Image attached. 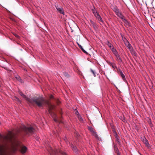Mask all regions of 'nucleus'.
Segmentation results:
<instances>
[{"instance_id": "nucleus-1", "label": "nucleus", "mask_w": 155, "mask_h": 155, "mask_svg": "<svg viewBox=\"0 0 155 155\" xmlns=\"http://www.w3.org/2000/svg\"><path fill=\"white\" fill-rule=\"evenodd\" d=\"M34 130V129L31 126L27 127L22 125L15 132L9 131L7 135H2L0 134V155H5L6 152L5 147L7 143H10L13 147L19 146L20 142L16 139V135L18 134H21L22 132L27 134H32Z\"/></svg>"}, {"instance_id": "nucleus-2", "label": "nucleus", "mask_w": 155, "mask_h": 155, "mask_svg": "<svg viewBox=\"0 0 155 155\" xmlns=\"http://www.w3.org/2000/svg\"><path fill=\"white\" fill-rule=\"evenodd\" d=\"M29 103L32 105L35 104L39 107H42L45 105H47L49 113L53 118L54 121L55 122H58L56 114L51 111L54 108V106L51 104L48 101L42 97H34L30 99Z\"/></svg>"}, {"instance_id": "nucleus-3", "label": "nucleus", "mask_w": 155, "mask_h": 155, "mask_svg": "<svg viewBox=\"0 0 155 155\" xmlns=\"http://www.w3.org/2000/svg\"><path fill=\"white\" fill-rule=\"evenodd\" d=\"M48 151L50 153L51 155H56L58 152L63 155H67L65 152L61 150H58L57 149L54 150L51 147H50V149Z\"/></svg>"}, {"instance_id": "nucleus-4", "label": "nucleus", "mask_w": 155, "mask_h": 155, "mask_svg": "<svg viewBox=\"0 0 155 155\" xmlns=\"http://www.w3.org/2000/svg\"><path fill=\"white\" fill-rule=\"evenodd\" d=\"M124 44L131 52L133 51V48L132 47L127 39H126V41H124Z\"/></svg>"}, {"instance_id": "nucleus-5", "label": "nucleus", "mask_w": 155, "mask_h": 155, "mask_svg": "<svg viewBox=\"0 0 155 155\" xmlns=\"http://www.w3.org/2000/svg\"><path fill=\"white\" fill-rule=\"evenodd\" d=\"M141 140L148 147H150V145L148 143V142L147 139L144 137H143L141 138Z\"/></svg>"}, {"instance_id": "nucleus-6", "label": "nucleus", "mask_w": 155, "mask_h": 155, "mask_svg": "<svg viewBox=\"0 0 155 155\" xmlns=\"http://www.w3.org/2000/svg\"><path fill=\"white\" fill-rule=\"evenodd\" d=\"M18 92L21 96H22L23 98H25L27 101H28L29 103V102L31 98L28 97L25 95L23 93H22L20 91H18Z\"/></svg>"}, {"instance_id": "nucleus-7", "label": "nucleus", "mask_w": 155, "mask_h": 155, "mask_svg": "<svg viewBox=\"0 0 155 155\" xmlns=\"http://www.w3.org/2000/svg\"><path fill=\"white\" fill-rule=\"evenodd\" d=\"M56 8L58 11L61 14H64V12L63 10V8L61 6L58 7V6H56Z\"/></svg>"}, {"instance_id": "nucleus-8", "label": "nucleus", "mask_w": 155, "mask_h": 155, "mask_svg": "<svg viewBox=\"0 0 155 155\" xmlns=\"http://www.w3.org/2000/svg\"><path fill=\"white\" fill-rule=\"evenodd\" d=\"M96 18L98 20L100 21L101 22H103V21L102 20V18L101 17L100 15L98 13H96L94 15Z\"/></svg>"}, {"instance_id": "nucleus-9", "label": "nucleus", "mask_w": 155, "mask_h": 155, "mask_svg": "<svg viewBox=\"0 0 155 155\" xmlns=\"http://www.w3.org/2000/svg\"><path fill=\"white\" fill-rule=\"evenodd\" d=\"M27 150V148L25 146H22L21 147V152L22 153H24L26 152Z\"/></svg>"}, {"instance_id": "nucleus-10", "label": "nucleus", "mask_w": 155, "mask_h": 155, "mask_svg": "<svg viewBox=\"0 0 155 155\" xmlns=\"http://www.w3.org/2000/svg\"><path fill=\"white\" fill-rule=\"evenodd\" d=\"M119 71L120 73V75L121 77L122 78V79L124 81H125L126 80V79L125 77V76L124 74H123L122 71L120 69H119Z\"/></svg>"}, {"instance_id": "nucleus-11", "label": "nucleus", "mask_w": 155, "mask_h": 155, "mask_svg": "<svg viewBox=\"0 0 155 155\" xmlns=\"http://www.w3.org/2000/svg\"><path fill=\"white\" fill-rule=\"evenodd\" d=\"M116 15L117 16L120 18L122 20L124 18V16L121 13L119 12Z\"/></svg>"}, {"instance_id": "nucleus-12", "label": "nucleus", "mask_w": 155, "mask_h": 155, "mask_svg": "<svg viewBox=\"0 0 155 155\" xmlns=\"http://www.w3.org/2000/svg\"><path fill=\"white\" fill-rule=\"evenodd\" d=\"M125 23V26L127 27L130 26V23L125 18L122 20Z\"/></svg>"}, {"instance_id": "nucleus-13", "label": "nucleus", "mask_w": 155, "mask_h": 155, "mask_svg": "<svg viewBox=\"0 0 155 155\" xmlns=\"http://www.w3.org/2000/svg\"><path fill=\"white\" fill-rule=\"evenodd\" d=\"M88 129L93 134L95 135H97L96 132L94 131L92 127H88Z\"/></svg>"}, {"instance_id": "nucleus-14", "label": "nucleus", "mask_w": 155, "mask_h": 155, "mask_svg": "<svg viewBox=\"0 0 155 155\" xmlns=\"http://www.w3.org/2000/svg\"><path fill=\"white\" fill-rule=\"evenodd\" d=\"M77 44H78L79 47L81 48V50L85 53L86 54H87V52L80 45L79 43L78 42H77Z\"/></svg>"}, {"instance_id": "nucleus-15", "label": "nucleus", "mask_w": 155, "mask_h": 155, "mask_svg": "<svg viewBox=\"0 0 155 155\" xmlns=\"http://www.w3.org/2000/svg\"><path fill=\"white\" fill-rule=\"evenodd\" d=\"M116 58V60L119 62H121L122 61V60L118 54L115 55Z\"/></svg>"}, {"instance_id": "nucleus-16", "label": "nucleus", "mask_w": 155, "mask_h": 155, "mask_svg": "<svg viewBox=\"0 0 155 155\" xmlns=\"http://www.w3.org/2000/svg\"><path fill=\"white\" fill-rule=\"evenodd\" d=\"M111 50L113 53L115 55H116L118 54L116 49H115L114 47H112V48Z\"/></svg>"}, {"instance_id": "nucleus-17", "label": "nucleus", "mask_w": 155, "mask_h": 155, "mask_svg": "<svg viewBox=\"0 0 155 155\" xmlns=\"http://www.w3.org/2000/svg\"><path fill=\"white\" fill-rule=\"evenodd\" d=\"M114 136L115 138L116 141L118 143H120L119 137V136L117 134L114 135Z\"/></svg>"}, {"instance_id": "nucleus-18", "label": "nucleus", "mask_w": 155, "mask_h": 155, "mask_svg": "<svg viewBox=\"0 0 155 155\" xmlns=\"http://www.w3.org/2000/svg\"><path fill=\"white\" fill-rule=\"evenodd\" d=\"M71 147L73 150H74L75 152H77V148L76 146H74L73 145H71Z\"/></svg>"}, {"instance_id": "nucleus-19", "label": "nucleus", "mask_w": 155, "mask_h": 155, "mask_svg": "<svg viewBox=\"0 0 155 155\" xmlns=\"http://www.w3.org/2000/svg\"><path fill=\"white\" fill-rule=\"evenodd\" d=\"M110 66H112V68L114 69L117 68L116 65L114 64L110 63Z\"/></svg>"}, {"instance_id": "nucleus-20", "label": "nucleus", "mask_w": 155, "mask_h": 155, "mask_svg": "<svg viewBox=\"0 0 155 155\" xmlns=\"http://www.w3.org/2000/svg\"><path fill=\"white\" fill-rule=\"evenodd\" d=\"M107 45L109 48H111V49H112V47H114L112 46V44L111 43H110L109 41H107Z\"/></svg>"}, {"instance_id": "nucleus-21", "label": "nucleus", "mask_w": 155, "mask_h": 155, "mask_svg": "<svg viewBox=\"0 0 155 155\" xmlns=\"http://www.w3.org/2000/svg\"><path fill=\"white\" fill-rule=\"evenodd\" d=\"M113 11L115 12L116 14L118 13L119 12V10L117 8H115L114 9Z\"/></svg>"}, {"instance_id": "nucleus-22", "label": "nucleus", "mask_w": 155, "mask_h": 155, "mask_svg": "<svg viewBox=\"0 0 155 155\" xmlns=\"http://www.w3.org/2000/svg\"><path fill=\"white\" fill-rule=\"evenodd\" d=\"M91 71L92 72V73L93 74H94V77H96V73L95 72V71H94L93 70L91 69Z\"/></svg>"}, {"instance_id": "nucleus-23", "label": "nucleus", "mask_w": 155, "mask_h": 155, "mask_svg": "<svg viewBox=\"0 0 155 155\" xmlns=\"http://www.w3.org/2000/svg\"><path fill=\"white\" fill-rule=\"evenodd\" d=\"M92 10L93 13L94 15L96 13H97V12L96 11L94 7L93 9H92Z\"/></svg>"}, {"instance_id": "nucleus-24", "label": "nucleus", "mask_w": 155, "mask_h": 155, "mask_svg": "<svg viewBox=\"0 0 155 155\" xmlns=\"http://www.w3.org/2000/svg\"><path fill=\"white\" fill-rule=\"evenodd\" d=\"M112 131L114 134V135L117 134V133L116 131L115 130L114 128H112Z\"/></svg>"}, {"instance_id": "nucleus-25", "label": "nucleus", "mask_w": 155, "mask_h": 155, "mask_svg": "<svg viewBox=\"0 0 155 155\" xmlns=\"http://www.w3.org/2000/svg\"><path fill=\"white\" fill-rule=\"evenodd\" d=\"M64 74L65 76L67 78H69V74L67 72H64Z\"/></svg>"}, {"instance_id": "nucleus-26", "label": "nucleus", "mask_w": 155, "mask_h": 155, "mask_svg": "<svg viewBox=\"0 0 155 155\" xmlns=\"http://www.w3.org/2000/svg\"><path fill=\"white\" fill-rule=\"evenodd\" d=\"M78 118L79 120L81 121H83V119L80 115H78Z\"/></svg>"}, {"instance_id": "nucleus-27", "label": "nucleus", "mask_w": 155, "mask_h": 155, "mask_svg": "<svg viewBox=\"0 0 155 155\" xmlns=\"http://www.w3.org/2000/svg\"><path fill=\"white\" fill-rule=\"evenodd\" d=\"M90 21L91 24H92L93 25H95V24L96 23H95L94 22V21L91 20Z\"/></svg>"}, {"instance_id": "nucleus-28", "label": "nucleus", "mask_w": 155, "mask_h": 155, "mask_svg": "<svg viewBox=\"0 0 155 155\" xmlns=\"http://www.w3.org/2000/svg\"><path fill=\"white\" fill-rule=\"evenodd\" d=\"M14 35L16 37H17V38H19V36L18 35H17V34H14Z\"/></svg>"}, {"instance_id": "nucleus-29", "label": "nucleus", "mask_w": 155, "mask_h": 155, "mask_svg": "<svg viewBox=\"0 0 155 155\" xmlns=\"http://www.w3.org/2000/svg\"><path fill=\"white\" fill-rule=\"evenodd\" d=\"M50 99H53L54 97L52 95H51L50 96Z\"/></svg>"}, {"instance_id": "nucleus-30", "label": "nucleus", "mask_w": 155, "mask_h": 155, "mask_svg": "<svg viewBox=\"0 0 155 155\" xmlns=\"http://www.w3.org/2000/svg\"><path fill=\"white\" fill-rule=\"evenodd\" d=\"M93 27L94 28H97V27L96 25V24L95 23V25H93Z\"/></svg>"}, {"instance_id": "nucleus-31", "label": "nucleus", "mask_w": 155, "mask_h": 155, "mask_svg": "<svg viewBox=\"0 0 155 155\" xmlns=\"http://www.w3.org/2000/svg\"><path fill=\"white\" fill-rule=\"evenodd\" d=\"M117 151L118 152L117 153V155H120V154L119 153L118 150L117 149Z\"/></svg>"}, {"instance_id": "nucleus-32", "label": "nucleus", "mask_w": 155, "mask_h": 155, "mask_svg": "<svg viewBox=\"0 0 155 155\" xmlns=\"http://www.w3.org/2000/svg\"><path fill=\"white\" fill-rule=\"evenodd\" d=\"M64 140L66 142H67L66 141H67V139L66 137L64 139Z\"/></svg>"}, {"instance_id": "nucleus-33", "label": "nucleus", "mask_w": 155, "mask_h": 155, "mask_svg": "<svg viewBox=\"0 0 155 155\" xmlns=\"http://www.w3.org/2000/svg\"><path fill=\"white\" fill-rule=\"evenodd\" d=\"M76 114H77L78 115V114H79L78 111H77L76 112Z\"/></svg>"}, {"instance_id": "nucleus-34", "label": "nucleus", "mask_w": 155, "mask_h": 155, "mask_svg": "<svg viewBox=\"0 0 155 155\" xmlns=\"http://www.w3.org/2000/svg\"><path fill=\"white\" fill-rule=\"evenodd\" d=\"M16 99L18 101H20V100H19V99L18 98H17V97H16Z\"/></svg>"}, {"instance_id": "nucleus-35", "label": "nucleus", "mask_w": 155, "mask_h": 155, "mask_svg": "<svg viewBox=\"0 0 155 155\" xmlns=\"http://www.w3.org/2000/svg\"><path fill=\"white\" fill-rule=\"evenodd\" d=\"M149 120H150V124H151V120H150V119H149Z\"/></svg>"}, {"instance_id": "nucleus-36", "label": "nucleus", "mask_w": 155, "mask_h": 155, "mask_svg": "<svg viewBox=\"0 0 155 155\" xmlns=\"http://www.w3.org/2000/svg\"><path fill=\"white\" fill-rule=\"evenodd\" d=\"M18 78H20V77H18Z\"/></svg>"}]
</instances>
